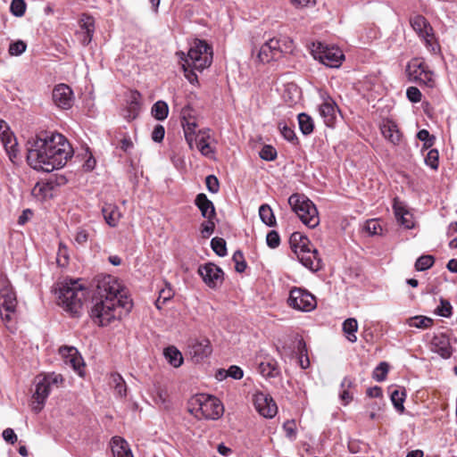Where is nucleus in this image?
Instances as JSON below:
<instances>
[{
    "instance_id": "1",
    "label": "nucleus",
    "mask_w": 457,
    "mask_h": 457,
    "mask_svg": "<svg viewBox=\"0 0 457 457\" xmlns=\"http://www.w3.org/2000/svg\"><path fill=\"white\" fill-rule=\"evenodd\" d=\"M72 154L71 145L59 133L43 132L28 142L27 161L37 170L51 172L61 169Z\"/></svg>"
},
{
    "instance_id": "2",
    "label": "nucleus",
    "mask_w": 457,
    "mask_h": 457,
    "mask_svg": "<svg viewBox=\"0 0 457 457\" xmlns=\"http://www.w3.org/2000/svg\"><path fill=\"white\" fill-rule=\"evenodd\" d=\"M93 301L90 316L99 326L110 324L121 316L122 310L129 312L132 307L125 290L117 278L111 275L98 279Z\"/></svg>"
},
{
    "instance_id": "3",
    "label": "nucleus",
    "mask_w": 457,
    "mask_h": 457,
    "mask_svg": "<svg viewBox=\"0 0 457 457\" xmlns=\"http://www.w3.org/2000/svg\"><path fill=\"white\" fill-rule=\"evenodd\" d=\"M185 77L190 83L197 81L196 74L189 68L202 71L209 67L212 62V47L204 40L195 39L190 46L187 57L183 58Z\"/></svg>"
},
{
    "instance_id": "4",
    "label": "nucleus",
    "mask_w": 457,
    "mask_h": 457,
    "mask_svg": "<svg viewBox=\"0 0 457 457\" xmlns=\"http://www.w3.org/2000/svg\"><path fill=\"white\" fill-rule=\"evenodd\" d=\"M291 248L300 262L312 271L321 269L322 262L318 250L313 247L309 238L300 232H294L289 239Z\"/></svg>"
},
{
    "instance_id": "5",
    "label": "nucleus",
    "mask_w": 457,
    "mask_h": 457,
    "mask_svg": "<svg viewBox=\"0 0 457 457\" xmlns=\"http://www.w3.org/2000/svg\"><path fill=\"white\" fill-rule=\"evenodd\" d=\"M87 291L77 280L63 282L58 292V303L73 315L79 313Z\"/></svg>"
},
{
    "instance_id": "6",
    "label": "nucleus",
    "mask_w": 457,
    "mask_h": 457,
    "mask_svg": "<svg viewBox=\"0 0 457 457\" xmlns=\"http://www.w3.org/2000/svg\"><path fill=\"white\" fill-rule=\"evenodd\" d=\"M288 204L304 225L311 228L319 225L318 210L307 196L301 194H293L288 198Z\"/></svg>"
},
{
    "instance_id": "7",
    "label": "nucleus",
    "mask_w": 457,
    "mask_h": 457,
    "mask_svg": "<svg viewBox=\"0 0 457 457\" xmlns=\"http://www.w3.org/2000/svg\"><path fill=\"white\" fill-rule=\"evenodd\" d=\"M190 411L196 417H203L207 420H218L224 411L220 401L212 395H197L190 401Z\"/></svg>"
},
{
    "instance_id": "8",
    "label": "nucleus",
    "mask_w": 457,
    "mask_h": 457,
    "mask_svg": "<svg viewBox=\"0 0 457 457\" xmlns=\"http://www.w3.org/2000/svg\"><path fill=\"white\" fill-rule=\"evenodd\" d=\"M63 381L62 376L55 373L40 374L35 378V392L32 395L31 408L35 412H39L48 397L53 386H57Z\"/></svg>"
},
{
    "instance_id": "9",
    "label": "nucleus",
    "mask_w": 457,
    "mask_h": 457,
    "mask_svg": "<svg viewBox=\"0 0 457 457\" xmlns=\"http://www.w3.org/2000/svg\"><path fill=\"white\" fill-rule=\"evenodd\" d=\"M313 57L328 67H338L344 60L342 50L337 46H329L321 42L312 43Z\"/></svg>"
},
{
    "instance_id": "10",
    "label": "nucleus",
    "mask_w": 457,
    "mask_h": 457,
    "mask_svg": "<svg viewBox=\"0 0 457 457\" xmlns=\"http://www.w3.org/2000/svg\"><path fill=\"white\" fill-rule=\"evenodd\" d=\"M407 76L410 81L433 87L435 86L434 73L428 65L420 59L411 60L406 68Z\"/></svg>"
},
{
    "instance_id": "11",
    "label": "nucleus",
    "mask_w": 457,
    "mask_h": 457,
    "mask_svg": "<svg viewBox=\"0 0 457 457\" xmlns=\"http://www.w3.org/2000/svg\"><path fill=\"white\" fill-rule=\"evenodd\" d=\"M288 304L295 310L311 312L317 305L316 298L305 289L295 287L291 289Z\"/></svg>"
},
{
    "instance_id": "12",
    "label": "nucleus",
    "mask_w": 457,
    "mask_h": 457,
    "mask_svg": "<svg viewBox=\"0 0 457 457\" xmlns=\"http://www.w3.org/2000/svg\"><path fill=\"white\" fill-rule=\"evenodd\" d=\"M181 125L184 131L185 139L190 149L194 148V140L196 139L197 134V117L195 111L187 105L181 110Z\"/></svg>"
},
{
    "instance_id": "13",
    "label": "nucleus",
    "mask_w": 457,
    "mask_h": 457,
    "mask_svg": "<svg viewBox=\"0 0 457 457\" xmlns=\"http://www.w3.org/2000/svg\"><path fill=\"white\" fill-rule=\"evenodd\" d=\"M410 25L419 37L426 43L427 46L432 47L434 51L435 35L429 21L424 16L416 14L410 18Z\"/></svg>"
},
{
    "instance_id": "14",
    "label": "nucleus",
    "mask_w": 457,
    "mask_h": 457,
    "mask_svg": "<svg viewBox=\"0 0 457 457\" xmlns=\"http://www.w3.org/2000/svg\"><path fill=\"white\" fill-rule=\"evenodd\" d=\"M17 300L11 287H4L0 289V315L3 320L11 321L16 315Z\"/></svg>"
},
{
    "instance_id": "15",
    "label": "nucleus",
    "mask_w": 457,
    "mask_h": 457,
    "mask_svg": "<svg viewBox=\"0 0 457 457\" xmlns=\"http://www.w3.org/2000/svg\"><path fill=\"white\" fill-rule=\"evenodd\" d=\"M198 274L203 278L204 282L211 288L218 287L224 280L223 270L212 262L199 266Z\"/></svg>"
},
{
    "instance_id": "16",
    "label": "nucleus",
    "mask_w": 457,
    "mask_h": 457,
    "mask_svg": "<svg viewBox=\"0 0 457 457\" xmlns=\"http://www.w3.org/2000/svg\"><path fill=\"white\" fill-rule=\"evenodd\" d=\"M255 410L264 418H273L278 411V407L272 397L262 392H257L253 396Z\"/></svg>"
},
{
    "instance_id": "17",
    "label": "nucleus",
    "mask_w": 457,
    "mask_h": 457,
    "mask_svg": "<svg viewBox=\"0 0 457 457\" xmlns=\"http://www.w3.org/2000/svg\"><path fill=\"white\" fill-rule=\"evenodd\" d=\"M283 51L280 39L275 37L270 38L261 46L258 53V59L262 62H269L279 58Z\"/></svg>"
},
{
    "instance_id": "18",
    "label": "nucleus",
    "mask_w": 457,
    "mask_h": 457,
    "mask_svg": "<svg viewBox=\"0 0 457 457\" xmlns=\"http://www.w3.org/2000/svg\"><path fill=\"white\" fill-rule=\"evenodd\" d=\"M54 104L63 110L70 109L73 104V92L65 84H59L54 87L52 94Z\"/></svg>"
},
{
    "instance_id": "19",
    "label": "nucleus",
    "mask_w": 457,
    "mask_h": 457,
    "mask_svg": "<svg viewBox=\"0 0 457 457\" xmlns=\"http://www.w3.org/2000/svg\"><path fill=\"white\" fill-rule=\"evenodd\" d=\"M9 127L4 121H0V131H1V139L4 145V148L9 155L10 160L14 162L15 159L18 156V149H17V142L16 138L9 131Z\"/></svg>"
},
{
    "instance_id": "20",
    "label": "nucleus",
    "mask_w": 457,
    "mask_h": 457,
    "mask_svg": "<svg viewBox=\"0 0 457 457\" xmlns=\"http://www.w3.org/2000/svg\"><path fill=\"white\" fill-rule=\"evenodd\" d=\"M189 354L195 362H200L212 353V345L207 338L194 341L189 346Z\"/></svg>"
},
{
    "instance_id": "21",
    "label": "nucleus",
    "mask_w": 457,
    "mask_h": 457,
    "mask_svg": "<svg viewBox=\"0 0 457 457\" xmlns=\"http://www.w3.org/2000/svg\"><path fill=\"white\" fill-rule=\"evenodd\" d=\"M431 350L444 359L450 358L453 349L449 337L443 333L435 335L431 340Z\"/></svg>"
},
{
    "instance_id": "22",
    "label": "nucleus",
    "mask_w": 457,
    "mask_h": 457,
    "mask_svg": "<svg viewBox=\"0 0 457 457\" xmlns=\"http://www.w3.org/2000/svg\"><path fill=\"white\" fill-rule=\"evenodd\" d=\"M380 130L386 139H387L394 145L400 144L402 140V134L398 129L395 122L390 120H385L380 124Z\"/></svg>"
},
{
    "instance_id": "23",
    "label": "nucleus",
    "mask_w": 457,
    "mask_h": 457,
    "mask_svg": "<svg viewBox=\"0 0 457 457\" xmlns=\"http://www.w3.org/2000/svg\"><path fill=\"white\" fill-rule=\"evenodd\" d=\"M109 445L113 457H134L129 443L123 437L115 436Z\"/></svg>"
},
{
    "instance_id": "24",
    "label": "nucleus",
    "mask_w": 457,
    "mask_h": 457,
    "mask_svg": "<svg viewBox=\"0 0 457 457\" xmlns=\"http://www.w3.org/2000/svg\"><path fill=\"white\" fill-rule=\"evenodd\" d=\"M59 353L65 359L66 363H70L75 370L79 371L83 361L75 347L62 346L59 349Z\"/></svg>"
},
{
    "instance_id": "25",
    "label": "nucleus",
    "mask_w": 457,
    "mask_h": 457,
    "mask_svg": "<svg viewBox=\"0 0 457 457\" xmlns=\"http://www.w3.org/2000/svg\"><path fill=\"white\" fill-rule=\"evenodd\" d=\"M195 204L200 210L204 218H215L216 212L214 205L205 194H198L195 197Z\"/></svg>"
},
{
    "instance_id": "26",
    "label": "nucleus",
    "mask_w": 457,
    "mask_h": 457,
    "mask_svg": "<svg viewBox=\"0 0 457 457\" xmlns=\"http://www.w3.org/2000/svg\"><path fill=\"white\" fill-rule=\"evenodd\" d=\"M337 111V107L336 103L331 99H328L320 104V114L324 119V121L328 126H331L333 124L336 119Z\"/></svg>"
},
{
    "instance_id": "27",
    "label": "nucleus",
    "mask_w": 457,
    "mask_h": 457,
    "mask_svg": "<svg viewBox=\"0 0 457 457\" xmlns=\"http://www.w3.org/2000/svg\"><path fill=\"white\" fill-rule=\"evenodd\" d=\"M393 207L398 222H400L401 225L404 226L406 228H412L413 222L411 220V215L408 211L404 209L402 204L395 201Z\"/></svg>"
},
{
    "instance_id": "28",
    "label": "nucleus",
    "mask_w": 457,
    "mask_h": 457,
    "mask_svg": "<svg viewBox=\"0 0 457 457\" xmlns=\"http://www.w3.org/2000/svg\"><path fill=\"white\" fill-rule=\"evenodd\" d=\"M103 215L106 223L111 227H115L120 218V212L117 206L106 204L102 209Z\"/></svg>"
},
{
    "instance_id": "29",
    "label": "nucleus",
    "mask_w": 457,
    "mask_h": 457,
    "mask_svg": "<svg viewBox=\"0 0 457 457\" xmlns=\"http://www.w3.org/2000/svg\"><path fill=\"white\" fill-rule=\"evenodd\" d=\"M140 95L137 92H133L131 94V99L128 104L126 110L125 118L129 120L136 119L140 112V103H139Z\"/></svg>"
},
{
    "instance_id": "30",
    "label": "nucleus",
    "mask_w": 457,
    "mask_h": 457,
    "mask_svg": "<svg viewBox=\"0 0 457 457\" xmlns=\"http://www.w3.org/2000/svg\"><path fill=\"white\" fill-rule=\"evenodd\" d=\"M358 329V322L354 318H348L343 322V331L346 335V338L351 343H354L357 341V337L355 335Z\"/></svg>"
},
{
    "instance_id": "31",
    "label": "nucleus",
    "mask_w": 457,
    "mask_h": 457,
    "mask_svg": "<svg viewBox=\"0 0 457 457\" xmlns=\"http://www.w3.org/2000/svg\"><path fill=\"white\" fill-rule=\"evenodd\" d=\"M164 356L168 362L175 368L183 363L181 353L175 346H169L164 350Z\"/></svg>"
},
{
    "instance_id": "32",
    "label": "nucleus",
    "mask_w": 457,
    "mask_h": 457,
    "mask_svg": "<svg viewBox=\"0 0 457 457\" xmlns=\"http://www.w3.org/2000/svg\"><path fill=\"white\" fill-rule=\"evenodd\" d=\"M299 129L303 135H310L314 129L312 118L305 112L299 113L297 116Z\"/></svg>"
},
{
    "instance_id": "33",
    "label": "nucleus",
    "mask_w": 457,
    "mask_h": 457,
    "mask_svg": "<svg viewBox=\"0 0 457 457\" xmlns=\"http://www.w3.org/2000/svg\"><path fill=\"white\" fill-rule=\"evenodd\" d=\"M260 372L264 377L275 378L279 375V368L276 361L261 362L259 365Z\"/></svg>"
},
{
    "instance_id": "34",
    "label": "nucleus",
    "mask_w": 457,
    "mask_h": 457,
    "mask_svg": "<svg viewBox=\"0 0 457 457\" xmlns=\"http://www.w3.org/2000/svg\"><path fill=\"white\" fill-rule=\"evenodd\" d=\"M407 324L410 327L425 329L432 327L433 320L431 318L422 315L414 316L407 320Z\"/></svg>"
},
{
    "instance_id": "35",
    "label": "nucleus",
    "mask_w": 457,
    "mask_h": 457,
    "mask_svg": "<svg viewBox=\"0 0 457 457\" xmlns=\"http://www.w3.org/2000/svg\"><path fill=\"white\" fill-rule=\"evenodd\" d=\"M151 112L157 120H163L169 113L168 104L164 101H157L153 105Z\"/></svg>"
},
{
    "instance_id": "36",
    "label": "nucleus",
    "mask_w": 457,
    "mask_h": 457,
    "mask_svg": "<svg viewBox=\"0 0 457 457\" xmlns=\"http://www.w3.org/2000/svg\"><path fill=\"white\" fill-rule=\"evenodd\" d=\"M111 384L113 386L119 396L125 397L127 395L126 383L120 374L113 373L111 375Z\"/></svg>"
},
{
    "instance_id": "37",
    "label": "nucleus",
    "mask_w": 457,
    "mask_h": 457,
    "mask_svg": "<svg viewBox=\"0 0 457 457\" xmlns=\"http://www.w3.org/2000/svg\"><path fill=\"white\" fill-rule=\"evenodd\" d=\"M406 397L405 390L395 389L391 392V401L395 408L403 412L404 411L403 403Z\"/></svg>"
},
{
    "instance_id": "38",
    "label": "nucleus",
    "mask_w": 457,
    "mask_h": 457,
    "mask_svg": "<svg viewBox=\"0 0 457 457\" xmlns=\"http://www.w3.org/2000/svg\"><path fill=\"white\" fill-rule=\"evenodd\" d=\"M259 215L262 221L269 227H272L276 224V219L273 212L269 205L262 204L259 209Z\"/></svg>"
},
{
    "instance_id": "39",
    "label": "nucleus",
    "mask_w": 457,
    "mask_h": 457,
    "mask_svg": "<svg viewBox=\"0 0 457 457\" xmlns=\"http://www.w3.org/2000/svg\"><path fill=\"white\" fill-rule=\"evenodd\" d=\"M211 246L213 252L219 256L227 254L226 241L221 237H213L211 241Z\"/></svg>"
},
{
    "instance_id": "40",
    "label": "nucleus",
    "mask_w": 457,
    "mask_h": 457,
    "mask_svg": "<svg viewBox=\"0 0 457 457\" xmlns=\"http://www.w3.org/2000/svg\"><path fill=\"white\" fill-rule=\"evenodd\" d=\"M196 137V139L194 140V145H195L198 149L204 144H208L210 142L212 139L211 130L209 129H198Z\"/></svg>"
},
{
    "instance_id": "41",
    "label": "nucleus",
    "mask_w": 457,
    "mask_h": 457,
    "mask_svg": "<svg viewBox=\"0 0 457 457\" xmlns=\"http://www.w3.org/2000/svg\"><path fill=\"white\" fill-rule=\"evenodd\" d=\"M434 257L432 255H422L415 262V268L417 270L423 271L434 264Z\"/></svg>"
},
{
    "instance_id": "42",
    "label": "nucleus",
    "mask_w": 457,
    "mask_h": 457,
    "mask_svg": "<svg viewBox=\"0 0 457 457\" xmlns=\"http://www.w3.org/2000/svg\"><path fill=\"white\" fill-rule=\"evenodd\" d=\"M11 12L16 17H21L26 12V3L24 0H12L10 6Z\"/></svg>"
},
{
    "instance_id": "43",
    "label": "nucleus",
    "mask_w": 457,
    "mask_h": 457,
    "mask_svg": "<svg viewBox=\"0 0 457 457\" xmlns=\"http://www.w3.org/2000/svg\"><path fill=\"white\" fill-rule=\"evenodd\" d=\"M425 162L433 170H437L439 164V154L436 149H431L427 154Z\"/></svg>"
},
{
    "instance_id": "44",
    "label": "nucleus",
    "mask_w": 457,
    "mask_h": 457,
    "mask_svg": "<svg viewBox=\"0 0 457 457\" xmlns=\"http://www.w3.org/2000/svg\"><path fill=\"white\" fill-rule=\"evenodd\" d=\"M353 382L350 378H345L341 383L342 392L340 394V398L342 401L345 402V403H348L350 401H352L353 396L348 392V389L352 386Z\"/></svg>"
},
{
    "instance_id": "45",
    "label": "nucleus",
    "mask_w": 457,
    "mask_h": 457,
    "mask_svg": "<svg viewBox=\"0 0 457 457\" xmlns=\"http://www.w3.org/2000/svg\"><path fill=\"white\" fill-rule=\"evenodd\" d=\"M27 45L22 40L11 43L9 46V54L12 56H19L26 51Z\"/></svg>"
},
{
    "instance_id": "46",
    "label": "nucleus",
    "mask_w": 457,
    "mask_h": 457,
    "mask_svg": "<svg viewBox=\"0 0 457 457\" xmlns=\"http://www.w3.org/2000/svg\"><path fill=\"white\" fill-rule=\"evenodd\" d=\"M388 370L389 367L386 362H380L373 371V378L378 382L384 381L386 379Z\"/></svg>"
},
{
    "instance_id": "47",
    "label": "nucleus",
    "mask_w": 457,
    "mask_h": 457,
    "mask_svg": "<svg viewBox=\"0 0 457 457\" xmlns=\"http://www.w3.org/2000/svg\"><path fill=\"white\" fill-rule=\"evenodd\" d=\"M79 31H87L94 33L95 31V21L91 16H87L83 14L82 18L79 20Z\"/></svg>"
},
{
    "instance_id": "48",
    "label": "nucleus",
    "mask_w": 457,
    "mask_h": 457,
    "mask_svg": "<svg viewBox=\"0 0 457 457\" xmlns=\"http://www.w3.org/2000/svg\"><path fill=\"white\" fill-rule=\"evenodd\" d=\"M232 259L236 264L235 269L237 272H243L245 270L247 265L241 251H236Z\"/></svg>"
},
{
    "instance_id": "49",
    "label": "nucleus",
    "mask_w": 457,
    "mask_h": 457,
    "mask_svg": "<svg viewBox=\"0 0 457 457\" xmlns=\"http://www.w3.org/2000/svg\"><path fill=\"white\" fill-rule=\"evenodd\" d=\"M278 128H279L280 132L285 139H287V141H289L291 143H295L297 141L295 133L290 127H288L286 124L279 123Z\"/></svg>"
},
{
    "instance_id": "50",
    "label": "nucleus",
    "mask_w": 457,
    "mask_h": 457,
    "mask_svg": "<svg viewBox=\"0 0 457 457\" xmlns=\"http://www.w3.org/2000/svg\"><path fill=\"white\" fill-rule=\"evenodd\" d=\"M207 220L202 223L201 225V234L203 237H209L215 228V223L213 221L214 218H206Z\"/></svg>"
},
{
    "instance_id": "51",
    "label": "nucleus",
    "mask_w": 457,
    "mask_h": 457,
    "mask_svg": "<svg viewBox=\"0 0 457 457\" xmlns=\"http://www.w3.org/2000/svg\"><path fill=\"white\" fill-rule=\"evenodd\" d=\"M260 157L265 161H273L277 157V152L271 145H264L260 151Z\"/></svg>"
},
{
    "instance_id": "52",
    "label": "nucleus",
    "mask_w": 457,
    "mask_h": 457,
    "mask_svg": "<svg viewBox=\"0 0 457 457\" xmlns=\"http://www.w3.org/2000/svg\"><path fill=\"white\" fill-rule=\"evenodd\" d=\"M69 255L67 247L62 243L59 245L57 252L56 262L60 266H65L68 263Z\"/></svg>"
},
{
    "instance_id": "53",
    "label": "nucleus",
    "mask_w": 457,
    "mask_h": 457,
    "mask_svg": "<svg viewBox=\"0 0 457 457\" xmlns=\"http://www.w3.org/2000/svg\"><path fill=\"white\" fill-rule=\"evenodd\" d=\"M365 229L370 234V235H379L382 232V228L380 226V223L378 220H367L365 224Z\"/></svg>"
},
{
    "instance_id": "54",
    "label": "nucleus",
    "mask_w": 457,
    "mask_h": 457,
    "mask_svg": "<svg viewBox=\"0 0 457 457\" xmlns=\"http://www.w3.org/2000/svg\"><path fill=\"white\" fill-rule=\"evenodd\" d=\"M452 309L450 302L441 299L440 306L437 307V314L448 318L452 315Z\"/></svg>"
},
{
    "instance_id": "55",
    "label": "nucleus",
    "mask_w": 457,
    "mask_h": 457,
    "mask_svg": "<svg viewBox=\"0 0 457 457\" xmlns=\"http://www.w3.org/2000/svg\"><path fill=\"white\" fill-rule=\"evenodd\" d=\"M266 242L269 247L274 249L280 244V237L276 230H271L267 234Z\"/></svg>"
},
{
    "instance_id": "56",
    "label": "nucleus",
    "mask_w": 457,
    "mask_h": 457,
    "mask_svg": "<svg viewBox=\"0 0 457 457\" xmlns=\"http://www.w3.org/2000/svg\"><path fill=\"white\" fill-rule=\"evenodd\" d=\"M205 184L207 189L211 193H217L220 188V183L218 179L214 175H209L205 179Z\"/></svg>"
},
{
    "instance_id": "57",
    "label": "nucleus",
    "mask_w": 457,
    "mask_h": 457,
    "mask_svg": "<svg viewBox=\"0 0 457 457\" xmlns=\"http://www.w3.org/2000/svg\"><path fill=\"white\" fill-rule=\"evenodd\" d=\"M407 98L412 103H419L421 100V93L416 87H410L406 91Z\"/></svg>"
},
{
    "instance_id": "58",
    "label": "nucleus",
    "mask_w": 457,
    "mask_h": 457,
    "mask_svg": "<svg viewBox=\"0 0 457 457\" xmlns=\"http://www.w3.org/2000/svg\"><path fill=\"white\" fill-rule=\"evenodd\" d=\"M225 377L228 376L235 379H240L243 378L244 372L241 368L236 365H232L225 371Z\"/></svg>"
},
{
    "instance_id": "59",
    "label": "nucleus",
    "mask_w": 457,
    "mask_h": 457,
    "mask_svg": "<svg viewBox=\"0 0 457 457\" xmlns=\"http://www.w3.org/2000/svg\"><path fill=\"white\" fill-rule=\"evenodd\" d=\"M165 135V129L162 125H156L152 132V139L154 142H162Z\"/></svg>"
},
{
    "instance_id": "60",
    "label": "nucleus",
    "mask_w": 457,
    "mask_h": 457,
    "mask_svg": "<svg viewBox=\"0 0 457 457\" xmlns=\"http://www.w3.org/2000/svg\"><path fill=\"white\" fill-rule=\"evenodd\" d=\"M159 295H160V298L162 299V303H165L166 302H168L169 300H170L173 297L174 293H173V290L170 287V286L166 285V287L160 290Z\"/></svg>"
},
{
    "instance_id": "61",
    "label": "nucleus",
    "mask_w": 457,
    "mask_h": 457,
    "mask_svg": "<svg viewBox=\"0 0 457 457\" xmlns=\"http://www.w3.org/2000/svg\"><path fill=\"white\" fill-rule=\"evenodd\" d=\"M74 239L78 245H82L87 241L88 233L83 228H79L76 232Z\"/></svg>"
},
{
    "instance_id": "62",
    "label": "nucleus",
    "mask_w": 457,
    "mask_h": 457,
    "mask_svg": "<svg viewBox=\"0 0 457 457\" xmlns=\"http://www.w3.org/2000/svg\"><path fill=\"white\" fill-rule=\"evenodd\" d=\"M3 438L7 442V443H10L11 445H13L15 444V442L17 441V436L16 434L14 433L13 429L12 428H5L4 431H3Z\"/></svg>"
},
{
    "instance_id": "63",
    "label": "nucleus",
    "mask_w": 457,
    "mask_h": 457,
    "mask_svg": "<svg viewBox=\"0 0 457 457\" xmlns=\"http://www.w3.org/2000/svg\"><path fill=\"white\" fill-rule=\"evenodd\" d=\"M198 150L202 155L211 159L213 158L215 151L214 148L211 145L210 142L199 147Z\"/></svg>"
},
{
    "instance_id": "64",
    "label": "nucleus",
    "mask_w": 457,
    "mask_h": 457,
    "mask_svg": "<svg viewBox=\"0 0 457 457\" xmlns=\"http://www.w3.org/2000/svg\"><path fill=\"white\" fill-rule=\"evenodd\" d=\"M133 146H134L133 142L130 139V137H124L120 141V147L125 153H129L132 150Z\"/></svg>"
}]
</instances>
